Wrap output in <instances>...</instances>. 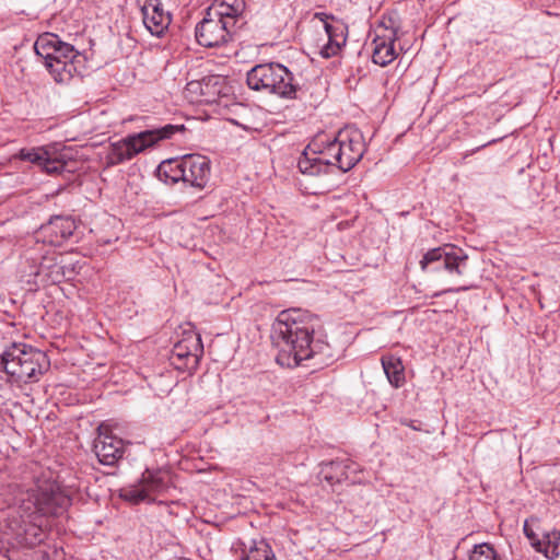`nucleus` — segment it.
Returning a JSON list of instances; mask_svg holds the SVG:
<instances>
[{"label": "nucleus", "mask_w": 560, "mask_h": 560, "mask_svg": "<svg viewBox=\"0 0 560 560\" xmlns=\"http://www.w3.org/2000/svg\"><path fill=\"white\" fill-rule=\"evenodd\" d=\"M320 328L317 316L301 308L280 312L272 325L273 341L279 348L277 362L287 368H294L304 361L314 360V365H326L332 360L331 349L327 342L314 335Z\"/></svg>", "instance_id": "nucleus-1"}, {"label": "nucleus", "mask_w": 560, "mask_h": 560, "mask_svg": "<svg viewBox=\"0 0 560 560\" xmlns=\"http://www.w3.org/2000/svg\"><path fill=\"white\" fill-rule=\"evenodd\" d=\"M70 505V498L56 482L44 481L36 489L21 491L9 508L7 526L19 544L34 546L42 542L39 528L27 524L33 513L58 515Z\"/></svg>", "instance_id": "nucleus-2"}, {"label": "nucleus", "mask_w": 560, "mask_h": 560, "mask_svg": "<svg viewBox=\"0 0 560 560\" xmlns=\"http://www.w3.org/2000/svg\"><path fill=\"white\" fill-rule=\"evenodd\" d=\"M364 151L365 144L360 131L342 130L320 151L308 145L300 156L298 167L311 178L327 176L334 168L348 172L362 159Z\"/></svg>", "instance_id": "nucleus-3"}, {"label": "nucleus", "mask_w": 560, "mask_h": 560, "mask_svg": "<svg viewBox=\"0 0 560 560\" xmlns=\"http://www.w3.org/2000/svg\"><path fill=\"white\" fill-rule=\"evenodd\" d=\"M422 270L440 272L451 283L454 284L448 291L468 290L466 283L468 276V256L463 249L455 246L445 245L429 250L420 261Z\"/></svg>", "instance_id": "nucleus-4"}, {"label": "nucleus", "mask_w": 560, "mask_h": 560, "mask_svg": "<svg viewBox=\"0 0 560 560\" xmlns=\"http://www.w3.org/2000/svg\"><path fill=\"white\" fill-rule=\"evenodd\" d=\"M7 375L16 383H34L49 368L47 355L26 343L13 342L5 347Z\"/></svg>", "instance_id": "nucleus-5"}, {"label": "nucleus", "mask_w": 560, "mask_h": 560, "mask_svg": "<svg viewBox=\"0 0 560 560\" xmlns=\"http://www.w3.org/2000/svg\"><path fill=\"white\" fill-rule=\"evenodd\" d=\"M184 130V125L168 124L160 128L129 135L109 145L106 154V163L107 165H117L131 160L145 149L154 147L162 140L171 139L176 132H183Z\"/></svg>", "instance_id": "nucleus-6"}, {"label": "nucleus", "mask_w": 560, "mask_h": 560, "mask_svg": "<svg viewBox=\"0 0 560 560\" xmlns=\"http://www.w3.org/2000/svg\"><path fill=\"white\" fill-rule=\"evenodd\" d=\"M249 89L281 97L295 96L296 86L293 84L292 73L280 63H261L247 72Z\"/></svg>", "instance_id": "nucleus-7"}, {"label": "nucleus", "mask_w": 560, "mask_h": 560, "mask_svg": "<svg viewBox=\"0 0 560 560\" xmlns=\"http://www.w3.org/2000/svg\"><path fill=\"white\" fill-rule=\"evenodd\" d=\"M160 172L172 182L182 179L190 186L202 189L210 178V161L205 155L187 154L179 160H170L160 165Z\"/></svg>", "instance_id": "nucleus-8"}, {"label": "nucleus", "mask_w": 560, "mask_h": 560, "mask_svg": "<svg viewBox=\"0 0 560 560\" xmlns=\"http://www.w3.org/2000/svg\"><path fill=\"white\" fill-rule=\"evenodd\" d=\"M15 158L27 161L48 175H58L72 172L75 162L65 150H59L57 144H48L31 149H21Z\"/></svg>", "instance_id": "nucleus-9"}, {"label": "nucleus", "mask_w": 560, "mask_h": 560, "mask_svg": "<svg viewBox=\"0 0 560 560\" xmlns=\"http://www.w3.org/2000/svg\"><path fill=\"white\" fill-rule=\"evenodd\" d=\"M311 22L317 31H323L324 38L320 40H325V43L318 45L319 54L324 58L337 56L346 45L347 26L334 15L325 12H316Z\"/></svg>", "instance_id": "nucleus-10"}, {"label": "nucleus", "mask_w": 560, "mask_h": 560, "mask_svg": "<svg viewBox=\"0 0 560 560\" xmlns=\"http://www.w3.org/2000/svg\"><path fill=\"white\" fill-rule=\"evenodd\" d=\"M167 482L165 472L145 469L138 483L122 489L121 497L133 504L153 502L166 491Z\"/></svg>", "instance_id": "nucleus-11"}, {"label": "nucleus", "mask_w": 560, "mask_h": 560, "mask_svg": "<svg viewBox=\"0 0 560 560\" xmlns=\"http://www.w3.org/2000/svg\"><path fill=\"white\" fill-rule=\"evenodd\" d=\"M202 353L200 335L194 331L185 332L172 349L171 363L177 370L191 372L197 369Z\"/></svg>", "instance_id": "nucleus-12"}, {"label": "nucleus", "mask_w": 560, "mask_h": 560, "mask_svg": "<svg viewBox=\"0 0 560 560\" xmlns=\"http://www.w3.org/2000/svg\"><path fill=\"white\" fill-rule=\"evenodd\" d=\"M234 28L218 18H212L206 12L205 18L196 26V39L205 47H215L225 44Z\"/></svg>", "instance_id": "nucleus-13"}, {"label": "nucleus", "mask_w": 560, "mask_h": 560, "mask_svg": "<svg viewBox=\"0 0 560 560\" xmlns=\"http://www.w3.org/2000/svg\"><path fill=\"white\" fill-rule=\"evenodd\" d=\"M145 28L154 36H162L168 28L172 15L161 0H138Z\"/></svg>", "instance_id": "nucleus-14"}, {"label": "nucleus", "mask_w": 560, "mask_h": 560, "mask_svg": "<svg viewBox=\"0 0 560 560\" xmlns=\"http://www.w3.org/2000/svg\"><path fill=\"white\" fill-rule=\"evenodd\" d=\"M94 452L103 465L113 466L125 452V442L108 432L106 425L98 427V435L94 441Z\"/></svg>", "instance_id": "nucleus-15"}, {"label": "nucleus", "mask_w": 560, "mask_h": 560, "mask_svg": "<svg viewBox=\"0 0 560 560\" xmlns=\"http://www.w3.org/2000/svg\"><path fill=\"white\" fill-rule=\"evenodd\" d=\"M75 229L77 224L72 218L57 215L39 228L36 232V240L51 246H60L72 236Z\"/></svg>", "instance_id": "nucleus-16"}, {"label": "nucleus", "mask_w": 560, "mask_h": 560, "mask_svg": "<svg viewBox=\"0 0 560 560\" xmlns=\"http://www.w3.org/2000/svg\"><path fill=\"white\" fill-rule=\"evenodd\" d=\"M36 55L44 61L62 58H82L81 54L74 50L73 46L63 43L57 35L44 34L34 44Z\"/></svg>", "instance_id": "nucleus-17"}, {"label": "nucleus", "mask_w": 560, "mask_h": 560, "mask_svg": "<svg viewBox=\"0 0 560 560\" xmlns=\"http://www.w3.org/2000/svg\"><path fill=\"white\" fill-rule=\"evenodd\" d=\"M396 32L386 27H378L375 38L373 39V62L382 67L387 66L396 58L394 43L396 40Z\"/></svg>", "instance_id": "nucleus-18"}, {"label": "nucleus", "mask_w": 560, "mask_h": 560, "mask_svg": "<svg viewBox=\"0 0 560 560\" xmlns=\"http://www.w3.org/2000/svg\"><path fill=\"white\" fill-rule=\"evenodd\" d=\"M244 10V0H215L207 11L209 16L218 18L234 28Z\"/></svg>", "instance_id": "nucleus-19"}, {"label": "nucleus", "mask_w": 560, "mask_h": 560, "mask_svg": "<svg viewBox=\"0 0 560 560\" xmlns=\"http://www.w3.org/2000/svg\"><path fill=\"white\" fill-rule=\"evenodd\" d=\"M82 58H62L44 61L45 67L58 83L69 82L79 72Z\"/></svg>", "instance_id": "nucleus-20"}, {"label": "nucleus", "mask_w": 560, "mask_h": 560, "mask_svg": "<svg viewBox=\"0 0 560 560\" xmlns=\"http://www.w3.org/2000/svg\"><path fill=\"white\" fill-rule=\"evenodd\" d=\"M219 81V77H209L201 81H190L186 85V92L200 95L201 98L197 100L198 102H212L214 101L213 96L220 93V90L211 91L218 85Z\"/></svg>", "instance_id": "nucleus-21"}, {"label": "nucleus", "mask_w": 560, "mask_h": 560, "mask_svg": "<svg viewBox=\"0 0 560 560\" xmlns=\"http://www.w3.org/2000/svg\"><path fill=\"white\" fill-rule=\"evenodd\" d=\"M383 370L388 382L396 388L405 384V368L401 360L394 355H385L382 358Z\"/></svg>", "instance_id": "nucleus-22"}, {"label": "nucleus", "mask_w": 560, "mask_h": 560, "mask_svg": "<svg viewBox=\"0 0 560 560\" xmlns=\"http://www.w3.org/2000/svg\"><path fill=\"white\" fill-rule=\"evenodd\" d=\"M354 463L351 460H335L327 464L323 470L325 480L330 483H339L349 479L347 468H353Z\"/></svg>", "instance_id": "nucleus-23"}, {"label": "nucleus", "mask_w": 560, "mask_h": 560, "mask_svg": "<svg viewBox=\"0 0 560 560\" xmlns=\"http://www.w3.org/2000/svg\"><path fill=\"white\" fill-rule=\"evenodd\" d=\"M559 541L560 532L552 530L551 533L544 535V539L534 541L533 547L536 551L544 553L546 558L552 560L559 556Z\"/></svg>", "instance_id": "nucleus-24"}, {"label": "nucleus", "mask_w": 560, "mask_h": 560, "mask_svg": "<svg viewBox=\"0 0 560 560\" xmlns=\"http://www.w3.org/2000/svg\"><path fill=\"white\" fill-rule=\"evenodd\" d=\"M36 276H44L47 280L51 282H58L63 277L62 267L56 262L55 252L52 256H44L39 264L38 270L35 273Z\"/></svg>", "instance_id": "nucleus-25"}, {"label": "nucleus", "mask_w": 560, "mask_h": 560, "mask_svg": "<svg viewBox=\"0 0 560 560\" xmlns=\"http://www.w3.org/2000/svg\"><path fill=\"white\" fill-rule=\"evenodd\" d=\"M243 560H276V556L267 541L259 540L249 548Z\"/></svg>", "instance_id": "nucleus-26"}, {"label": "nucleus", "mask_w": 560, "mask_h": 560, "mask_svg": "<svg viewBox=\"0 0 560 560\" xmlns=\"http://www.w3.org/2000/svg\"><path fill=\"white\" fill-rule=\"evenodd\" d=\"M469 560H498V555L491 545L483 542L475 546Z\"/></svg>", "instance_id": "nucleus-27"}, {"label": "nucleus", "mask_w": 560, "mask_h": 560, "mask_svg": "<svg viewBox=\"0 0 560 560\" xmlns=\"http://www.w3.org/2000/svg\"><path fill=\"white\" fill-rule=\"evenodd\" d=\"M523 530H524V534L525 536L530 540V542L533 544L534 541L536 540H539L535 533L533 532V529L528 526V521H525L524 523V527H523Z\"/></svg>", "instance_id": "nucleus-28"}, {"label": "nucleus", "mask_w": 560, "mask_h": 560, "mask_svg": "<svg viewBox=\"0 0 560 560\" xmlns=\"http://www.w3.org/2000/svg\"><path fill=\"white\" fill-rule=\"evenodd\" d=\"M4 360H5V349L0 353V372H4L7 374V366H5Z\"/></svg>", "instance_id": "nucleus-29"}, {"label": "nucleus", "mask_w": 560, "mask_h": 560, "mask_svg": "<svg viewBox=\"0 0 560 560\" xmlns=\"http://www.w3.org/2000/svg\"><path fill=\"white\" fill-rule=\"evenodd\" d=\"M347 471L349 472V479H352V481L354 482L355 479L352 477V475L358 471V465L354 463L353 468H347Z\"/></svg>", "instance_id": "nucleus-30"}]
</instances>
